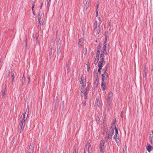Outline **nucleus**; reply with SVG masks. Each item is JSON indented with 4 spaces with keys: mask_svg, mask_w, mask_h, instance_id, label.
<instances>
[{
    "mask_svg": "<svg viewBox=\"0 0 153 153\" xmlns=\"http://www.w3.org/2000/svg\"><path fill=\"white\" fill-rule=\"evenodd\" d=\"M105 84L104 83V82H102L101 84V88L103 91H104L105 89Z\"/></svg>",
    "mask_w": 153,
    "mask_h": 153,
    "instance_id": "obj_18",
    "label": "nucleus"
},
{
    "mask_svg": "<svg viewBox=\"0 0 153 153\" xmlns=\"http://www.w3.org/2000/svg\"><path fill=\"white\" fill-rule=\"evenodd\" d=\"M101 45H99L97 48V53L96 54V57H99L100 51L101 50Z\"/></svg>",
    "mask_w": 153,
    "mask_h": 153,
    "instance_id": "obj_12",
    "label": "nucleus"
},
{
    "mask_svg": "<svg viewBox=\"0 0 153 153\" xmlns=\"http://www.w3.org/2000/svg\"><path fill=\"white\" fill-rule=\"evenodd\" d=\"M108 65H106L105 67V68L104 69V73H107L106 72V71L107 70V69H108Z\"/></svg>",
    "mask_w": 153,
    "mask_h": 153,
    "instance_id": "obj_28",
    "label": "nucleus"
},
{
    "mask_svg": "<svg viewBox=\"0 0 153 153\" xmlns=\"http://www.w3.org/2000/svg\"><path fill=\"white\" fill-rule=\"evenodd\" d=\"M105 37H107V36L108 35V33L107 32H105Z\"/></svg>",
    "mask_w": 153,
    "mask_h": 153,
    "instance_id": "obj_36",
    "label": "nucleus"
},
{
    "mask_svg": "<svg viewBox=\"0 0 153 153\" xmlns=\"http://www.w3.org/2000/svg\"><path fill=\"white\" fill-rule=\"evenodd\" d=\"M57 54H59L60 52V49H57Z\"/></svg>",
    "mask_w": 153,
    "mask_h": 153,
    "instance_id": "obj_37",
    "label": "nucleus"
},
{
    "mask_svg": "<svg viewBox=\"0 0 153 153\" xmlns=\"http://www.w3.org/2000/svg\"><path fill=\"white\" fill-rule=\"evenodd\" d=\"M85 103H86V102H84V106H85Z\"/></svg>",
    "mask_w": 153,
    "mask_h": 153,
    "instance_id": "obj_51",
    "label": "nucleus"
},
{
    "mask_svg": "<svg viewBox=\"0 0 153 153\" xmlns=\"http://www.w3.org/2000/svg\"><path fill=\"white\" fill-rule=\"evenodd\" d=\"M83 53L85 55H86L87 53V49L86 48H83Z\"/></svg>",
    "mask_w": 153,
    "mask_h": 153,
    "instance_id": "obj_23",
    "label": "nucleus"
},
{
    "mask_svg": "<svg viewBox=\"0 0 153 153\" xmlns=\"http://www.w3.org/2000/svg\"><path fill=\"white\" fill-rule=\"evenodd\" d=\"M102 68L101 67H99L98 71L99 73L100 74L101 73V70Z\"/></svg>",
    "mask_w": 153,
    "mask_h": 153,
    "instance_id": "obj_32",
    "label": "nucleus"
},
{
    "mask_svg": "<svg viewBox=\"0 0 153 153\" xmlns=\"http://www.w3.org/2000/svg\"><path fill=\"white\" fill-rule=\"evenodd\" d=\"M6 89H4V90L2 91V97L3 98H4L5 97V96H6L5 92H6Z\"/></svg>",
    "mask_w": 153,
    "mask_h": 153,
    "instance_id": "obj_22",
    "label": "nucleus"
},
{
    "mask_svg": "<svg viewBox=\"0 0 153 153\" xmlns=\"http://www.w3.org/2000/svg\"><path fill=\"white\" fill-rule=\"evenodd\" d=\"M114 129L115 131V134L113 137V138L115 139L116 142L118 144L120 141V139L118 129L116 128V125L115 126Z\"/></svg>",
    "mask_w": 153,
    "mask_h": 153,
    "instance_id": "obj_4",
    "label": "nucleus"
},
{
    "mask_svg": "<svg viewBox=\"0 0 153 153\" xmlns=\"http://www.w3.org/2000/svg\"><path fill=\"white\" fill-rule=\"evenodd\" d=\"M107 101L108 102H111V100L110 97H108V99H107Z\"/></svg>",
    "mask_w": 153,
    "mask_h": 153,
    "instance_id": "obj_31",
    "label": "nucleus"
},
{
    "mask_svg": "<svg viewBox=\"0 0 153 153\" xmlns=\"http://www.w3.org/2000/svg\"><path fill=\"white\" fill-rule=\"evenodd\" d=\"M32 12H33V14L35 15V14L34 13V11H33V10H32Z\"/></svg>",
    "mask_w": 153,
    "mask_h": 153,
    "instance_id": "obj_45",
    "label": "nucleus"
},
{
    "mask_svg": "<svg viewBox=\"0 0 153 153\" xmlns=\"http://www.w3.org/2000/svg\"><path fill=\"white\" fill-rule=\"evenodd\" d=\"M146 149L149 152H150L152 149V146H150L148 144V146H147L146 147Z\"/></svg>",
    "mask_w": 153,
    "mask_h": 153,
    "instance_id": "obj_19",
    "label": "nucleus"
},
{
    "mask_svg": "<svg viewBox=\"0 0 153 153\" xmlns=\"http://www.w3.org/2000/svg\"><path fill=\"white\" fill-rule=\"evenodd\" d=\"M114 132V130L113 128H112L109 131L106 132L105 136V141H107L112 138V135Z\"/></svg>",
    "mask_w": 153,
    "mask_h": 153,
    "instance_id": "obj_3",
    "label": "nucleus"
},
{
    "mask_svg": "<svg viewBox=\"0 0 153 153\" xmlns=\"http://www.w3.org/2000/svg\"><path fill=\"white\" fill-rule=\"evenodd\" d=\"M107 54V53L106 51L102 50L101 51L100 57H103L105 56V55H106Z\"/></svg>",
    "mask_w": 153,
    "mask_h": 153,
    "instance_id": "obj_15",
    "label": "nucleus"
},
{
    "mask_svg": "<svg viewBox=\"0 0 153 153\" xmlns=\"http://www.w3.org/2000/svg\"><path fill=\"white\" fill-rule=\"evenodd\" d=\"M96 104L99 108L100 109L102 108V103L101 101L99 99H97Z\"/></svg>",
    "mask_w": 153,
    "mask_h": 153,
    "instance_id": "obj_10",
    "label": "nucleus"
},
{
    "mask_svg": "<svg viewBox=\"0 0 153 153\" xmlns=\"http://www.w3.org/2000/svg\"><path fill=\"white\" fill-rule=\"evenodd\" d=\"M97 21L96 20H95L94 21V30H95L96 29H97L98 28L97 27Z\"/></svg>",
    "mask_w": 153,
    "mask_h": 153,
    "instance_id": "obj_21",
    "label": "nucleus"
},
{
    "mask_svg": "<svg viewBox=\"0 0 153 153\" xmlns=\"http://www.w3.org/2000/svg\"><path fill=\"white\" fill-rule=\"evenodd\" d=\"M111 94H112V92H111V91L109 92L108 93V94L109 96L110 95H111Z\"/></svg>",
    "mask_w": 153,
    "mask_h": 153,
    "instance_id": "obj_44",
    "label": "nucleus"
},
{
    "mask_svg": "<svg viewBox=\"0 0 153 153\" xmlns=\"http://www.w3.org/2000/svg\"><path fill=\"white\" fill-rule=\"evenodd\" d=\"M105 147L104 146V143L103 138L101 141L100 146L99 148L100 151L101 153H104Z\"/></svg>",
    "mask_w": 153,
    "mask_h": 153,
    "instance_id": "obj_8",
    "label": "nucleus"
},
{
    "mask_svg": "<svg viewBox=\"0 0 153 153\" xmlns=\"http://www.w3.org/2000/svg\"><path fill=\"white\" fill-rule=\"evenodd\" d=\"M36 39L37 40H38V35H37V34L36 35Z\"/></svg>",
    "mask_w": 153,
    "mask_h": 153,
    "instance_id": "obj_41",
    "label": "nucleus"
},
{
    "mask_svg": "<svg viewBox=\"0 0 153 153\" xmlns=\"http://www.w3.org/2000/svg\"><path fill=\"white\" fill-rule=\"evenodd\" d=\"M146 73H145V75H146Z\"/></svg>",
    "mask_w": 153,
    "mask_h": 153,
    "instance_id": "obj_52",
    "label": "nucleus"
},
{
    "mask_svg": "<svg viewBox=\"0 0 153 153\" xmlns=\"http://www.w3.org/2000/svg\"><path fill=\"white\" fill-rule=\"evenodd\" d=\"M36 0H31V3L32 4V9L33 10V9L34 6H35V3L36 2Z\"/></svg>",
    "mask_w": 153,
    "mask_h": 153,
    "instance_id": "obj_20",
    "label": "nucleus"
},
{
    "mask_svg": "<svg viewBox=\"0 0 153 153\" xmlns=\"http://www.w3.org/2000/svg\"><path fill=\"white\" fill-rule=\"evenodd\" d=\"M101 18L100 17L99 18V21H100H100H101Z\"/></svg>",
    "mask_w": 153,
    "mask_h": 153,
    "instance_id": "obj_49",
    "label": "nucleus"
},
{
    "mask_svg": "<svg viewBox=\"0 0 153 153\" xmlns=\"http://www.w3.org/2000/svg\"><path fill=\"white\" fill-rule=\"evenodd\" d=\"M61 44L59 42L57 43V49H60Z\"/></svg>",
    "mask_w": 153,
    "mask_h": 153,
    "instance_id": "obj_25",
    "label": "nucleus"
},
{
    "mask_svg": "<svg viewBox=\"0 0 153 153\" xmlns=\"http://www.w3.org/2000/svg\"><path fill=\"white\" fill-rule=\"evenodd\" d=\"M96 16H98V13L96 12Z\"/></svg>",
    "mask_w": 153,
    "mask_h": 153,
    "instance_id": "obj_48",
    "label": "nucleus"
},
{
    "mask_svg": "<svg viewBox=\"0 0 153 153\" xmlns=\"http://www.w3.org/2000/svg\"><path fill=\"white\" fill-rule=\"evenodd\" d=\"M43 4V2L42 1V2H41L40 6V9H42V7Z\"/></svg>",
    "mask_w": 153,
    "mask_h": 153,
    "instance_id": "obj_34",
    "label": "nucleus"
},
{
    "mask_svg": "<svg viewBox=\"0 0 153 153\" xmlns=\"http://www.w3.org/2000/svg\"><path fill=\"white\" fill-rule=\"evenodd\" d=\"M98 4H97V8L98 9Z\"/></svg>",
    "mask_w": 153,
    "mask_h": 153,
    "instance_id": "obj_50",
    "label": "nucleus"
},
{
    "mask_svg": "<svg viewBox=\"0 0 153 153\" xmlns=\"http://www.w3.org/2000/svg\"><path fill=\"white\" fill-rule=\"evenodd\" d=\"M100 23L101 22H100V24H99L98 27L97 29H96L95 30H94V31L95 32V33H96L97 35L101 31L100 27Z\"/></svg>",
    "mask_w": 153,
    "mask_h": 153,
    "instance_id": "obj_14",
    "label": "nucleus"
},
{
    "mask_svg": "<svg viewBox=\"0 0 153 153\" xmlns=\"http://www.w3.org/2000/svg\"><path fill=\"white\" fill-rule=\"evenodd\" d=\"M107 37H105V41H104V43H105V44H106V41L107 40Z\"/></svg>",
    "mask_w": 153,
    "mask_h": 153,
    "instance_id": "obj_38",
    "label": "nucleus"
},
{
    "mask_svg": "<svg viewBox=\"0 0 153 153\" xmlns=\"http://www.w3.org/2000/svg\"><path fill=\"white\" fill-rule=\"evenodd\" d=\"M40 12L39 11L38 15V21L39 22V25H38V27L40 29H41V25H42V24L41 23V17L42 16V14H41Z\"/></svg>",
    "mask_w": 153,
    "mask_h": 153,
    "instance_id": "obj_9",
    "label": "nucleus"
},
{
    "mask_svg": "<svg viewBox=\"0 0 153 153\" xmlns=\"http://www.w3.org/2000/svg\"><path fill=\"white\" fill-rule=\"evenodd\" d=\"M45 16L44 15L43 17H42V18H41V22H42V25L43 24V23H44V21H45Z\"/></svg>",
    "mask_w": 153,
    "mask_h": 153,
    "instance_id": "obj_26",
    "label": "nucleus"
},
{
    "mask_svg": "<svg viewBox=\"0 0 153 153\" xmlns=\"http://www.w3.org/2000/svg\"><path fill=\"white\" fill-rule=\"evenodd\" d=\"M86 4H89L88 0H85Z\"/></svg>",
    "mask_w": 153,
    "mask_h": 153,
    "instance_id": "obj_43",
    "label": "nucleus"
},
{
    "mask_svg": "<svg viewBox=\"0 0 153 153\" xmlns=\"http://www.w3.org/2000/svg\"><path fill=\"white\" fill-rule=\"evenodd\" d=\"M47 8H49L50 6V0H47Z\"/></svg>",
    "mask_w": 153,
    "mask_h": 153,
    "instance_id": "obj_27",
    "label": "nucleus"
},
{
    "mask_svg": "<svg viewBox=\"0 0 153 153\" xmlns=\"http://www.w3.org/2000/svg\"><path fill=\"white\" fill-rule=\"evenodd\" d=\"M25 81V78L24 76H23L22 78V82H24Z\"/></svg>",
    "mask_w": 153,
    "mask_h": 153,
    "instance_id": "obj_35",
    "label": "nucleus"
},
{
    "mask_svg": "<svg viewBox=\"0 0 153 153\" xmlns=\"http://www.w3.org/2000/svg\"><path fill=\"white\" fill-rule=\"evenodd\" d=\"M89 91V88L88 87H87L85 89V93L84 92L83 89L82 88H81V95L82 97H84L85 99H86L87 98V94L88 92Z\"/></svg>",
    "mask_w": 153,
    "mask_h": 153,
    "instance_id": "obj_5",
    "label": "nucleus"
},
{
    "mask_svg": "<svg viewBox=\"0 0 153 153\" xmlns=\"http://www.w3.org/2000/svg\"><path fill=\"white\" fill-rule=\"evenodd\" d=\"M25 45L26 46L27 45V39L25 40Z\"/></svg>",
    "mask_w": 153,
    "mask_h": 153,
    "instance_id": "obj_39",
    "label": "nucleus"
},
{
    "mask_svg": "<svg viewBox=\"0 0 153 153\" xmlns=\"http://www.w3.org/2000/svg\"><path fill=\"white\" fill-rule=\"evenodd\" d=\"M89 6V4H86L85 5V7L86 10H87V9H88V8Z\"/></svg>",
    "mask_w": 153,
    "mask_h": 153,
    "instance_id": "obj_33",
    "label": "nucleus"
},
{
    "mask_svg": "<svg viewBox=\"0 0 153 153\" xmlns=\"http://www.w3.org/2000/svg\"><path fill=\"white\" fill-rule=\"evenodd\" d=\"M34 149V146L33 144H31L29 147L28 152L30 153H33Z\"/></svg>",
    "mask_w": 153,
    "mask_h": 153,
    "instance_id": "obj_11",
    "label": "nucleus"
},
{
    "mask_svg": "<svg viewBox=\"0 0 153 153\" xmlns=\"http://www.w3.org/2000/svg\"><path fill=\"white\" fill-rule=\"evenodd\" d=\"M87 68H88L87 71H88V72L89 71V69L90 68V66L89 65H87Z\"/></svg>",
    "mask_w": 153,
    "mask_h": 153,
    "instance_id": "obj_42",
    "label": "nucleus"
},
{
    "mask_svg": "<svg viewBox=\"0 0 153 153\" xmlns=\"http://www.w3.org/2000/svg\"><path fill=\"white\" fill-rule=\"evenodd\" d=\"M91 150L92 148L91 147V144L89 142H88L86 145L84 153H86L87 150L88 153H91Z\"/></svg>",
    "mask_w": 153,
    "mask_h": 153,
    "instance_id": "obj_7",
    "label": "nucleus"
},
{
    "mask_svg": "<svg viewBox=\"0 0 153 153\" xmlns=\"http://www.w3.org/2000/svg\"><path fill=\"white\" fill-rule=\"evenodd\" d=\"M29 112V108L27 106L26 110L25 113L22 114L21 117V121L19 123V126L21 127L20 132L23 131L26 124V121L27 120V117Z\"/></svg>",
    "mask_w": 153,
    "mask_h": 153,
    "instance_id": "obj_1",
    "label": "nucleus"
},
{
    "mask_svg": "<svg viewBox=\"0 0 153 153\" xmlns=\"http://www.w3.org/2000/svg\"><path fill=\"white\" fill-rule=\"evenodd\" d=\"M84 39L82 38H81L79 40L78 45L79 47H81L82 45V44L83 42Z\"/></svg>",
    "mask_w": 153,
    "mask_h": 153,
    "instance_id": "obj_16",
    "label": "nucleus"
},
{
    "mask_svg": "<svg viewBox=\"0 0 153 153\" xmlns=\"http://www.w3.org/2000/svg\"><path fill=\"white\" fill-rule=\"evenodd\" d=\"M66 68L68 71V73L70 71V68L69 66L67 64L66 65Z\"/></svg>",
    "mask_w": 153,
    "mask_h": 153,
    "instance_id": "obj_30",
    "label": "nucleus"
},
{
    "mask_svg": "<svg viewBox=\"0 0 153 153\" xmlns=\"http://www.w3.org/2000/svg\"><path fill=\"white\" fill-rule=\"evenodd\" d=\"M149 141L151 144H153V132L152 131V132L150 133V135L149 136Z\"/></svg>",
    "mask_w": 153,
    "mask_h": 153,
    "instance_id": "obj_17",
    "label": "nucleus"
},
{
    "mask_svg": "<svg viewBox=\"0 0 153 153\" xmlns=\"http://www.w3.org/2000/svg\"><path fill=\"white\" fill-rule=\"evenodd\" d=\"M102 82L106 81L107 78V73H104L102 75Z\"/></svg>",
    "mask_w": 153,
    "mask_h": 153,
    "instance_id": "obj_13",
    "label": "nucleus"
},
{
    "mask_svg": "<svg viewBox=\"0 0 153 153\" xmlns=\"http://www.w3.org/2000/svg\"><path fill=\"white\" fill-rule=\"evenodd\" d=\"M11 74L12 75V83L14 81L15 76L14 75V74L13 72H11Z\"/></svg>",
    "mask_w": 153,
    "mask_h": 153,
    "instance_id": "obj_24",
    "label": "nucleus"
},
{
    "mask_svg": "<svg viewBox=\"0 0 153 153\" xmlns=\"http://www.w3.org/2000/svg\"><path fill=\"white\" fill-rule=\"evenodd\" d=\"M86 81V78L84 77L83 76H82L79 79V82L81 85H82L81 88H82V89H83L85 87Z\"/></svg>",
    "mask_w": 153,
    "mask_h": 153,
    "instance_id": "obj_6",
    "label": "nucleus"
},
{
    "mask_svg": "<svg viewBox=\"0 0 153 153\" xmlns=\"http://www.w3.org/2000/svg\"><path fill=\"white\" fill-rule=\"evenodd\" d=\"M98 10L97 8L96 10V12L98 13Z\"/></svg>",
    "mask_w": 153,
    "mask_h": 153,
    "instance_id": "obj_47",
    "label": "nucleus"
},
{
    "mask_svg": "<svg viewBox=\"0 0 153 153\" xmlns=\"http://www.w3.org/2000/svg\"><path fill=\"white\" fill-rule=\"evenodd\" d=\"M73 153H77V152H76V149H75L74 150V152H73Z\"/></svg>",
    "mask_w": 153,
    "mask_h": 153,
    "instance_id": "obj_46",
    "label": "nucleus"
},
{
    "mask_svg": "<svg viewBox=\"0 0 153 153\" xmlns=\"http://www.w3.org/2000/svg\"><path fill=\"white\" fill-rule=\"evenodd\" d=\"M28 79V82L29 83L30 82V76H28L27 77Z\"/></svg>",
    "mask_w": 153,
    "mask_h": 153,
    "instance_id": "obj_40",
    "label": "nucleus"
},
{
    "mask_svg": "<svg viewBox=\"0 0 153 153\" xmlns=\"http://www.w3.org/2000/svg\"><path fill=\"white\" fill-rule=\"evenodd\" d=\"M98 62V67H102L104 65V59L103 58H96L94 61V64L95 65H97Z\"/></svg>",
    "mask_w": 153,
    "mask_h": 153,
    "instance_id": "obj_2",
    "label": "nucleus"
},
{
    "mask_svg": "<svg viewBox=\"0 0 153 153\" xmlns=\"http://www.w3.org/2000/svg\"><path fill=\"white\" fill-rule=\"evenodd\" d=\"M106 44H105V43H103V49L104 51H106Z\"/></svg>",
    "mask_w": 153,
    "mask_h": 153,
    "instance_id": "obj_29",
    "label": "nucleus"
}]
</instances>
